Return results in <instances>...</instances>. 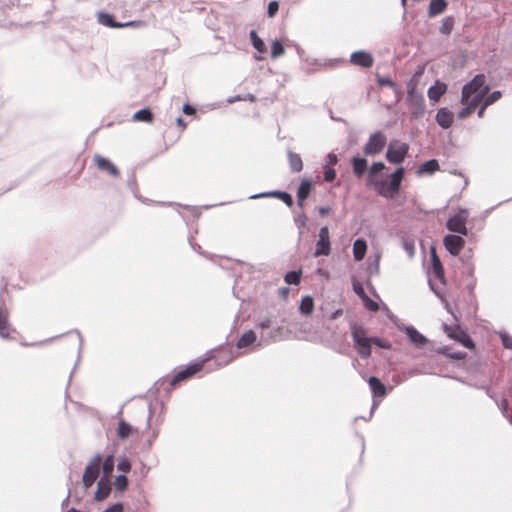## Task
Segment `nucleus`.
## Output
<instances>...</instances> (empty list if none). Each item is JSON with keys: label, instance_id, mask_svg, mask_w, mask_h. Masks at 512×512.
<instances>
[{"label": "nucleus", "instance_id": "25", "mask_svg": "<svg viewBox=\"0 0 512 512\" xmlns=\"http://www.w3.org/2000/svg\"><path fill=\"white\" fill-rule=\"evenodd\" d=\"M440 169L439 163L436 159H431L421 164L417 169L418 175H432Z\"/></svg>", "mask_w": 512, "mask_h": 512}, {"label": "nucleus", "instance_id": "7", "mask_svg": "<svg viewBox=\"0 0 512 512\" xmlns=\"http://www.w3.org/2000/svg\"><path fill=\"white\" fill-rule=\"evenodd\" d=\"M407 104L411 115L414 118L422 117L425 113L424 97L420 93L415 92L414 86L408 89Z\"/></svg>", "mask_w": 512, "mask_h": 512}, {"label": "nucleus", "instance_id": "20", "mask_svg": "<svg viewBox=\"0 0 512 512\" xmlns=\"http://www.w3.org/2000/svg\"><path fill=\"white\" fill-rule=\"evenodd\" d=\"M265 197H276L279 198V200H282L288 207H291L293 205V199L292 196L284 191H268V192H262L258 194L251 195V199H258V198H265Z\"/></svg>", "mask_w": 512, "mask_h": 512}, {"label": "nucleus", "instance_id": "14", "mask_svg": "<svg viewBox=\"0 0 512 512\" xmlns=\"http://www.w3.org/2000/svg\"><path fill=\"white\" fill-rule=\"evenodd\" d=\"M98 22L110 28H122L127 26L142 27L144 25L141 21L116 22L111 14L104 12L98 14Z\"/></svg>", "mask_w": 512, "mask_h": 512}, {"label": "nucleus", "instance_id": "26", "mask_svg": "<svg viewBox=\"0 0 512 512\" xmlns=\"http://www.w3.org/2000/svg\"><path fill=\"white\" fill-rule=\"evenodd\" d=\"M368 383L373 393V397L382 398L386 395V387L378 378L372 376L368 379Z\"/></svg>", "mask_w": 512, "mask_h": 512}, {"label": "nucleus", "instance_id": "45", "mask_svg": "<svg viewBox=\"0 0 512 512\" xmlns=\"http://www.w3.org/2000/svg\"><path fill=\"white\" fill-rule=\"evenodd\" d=\"M498 335L501 339L503 347L512 350V336L505 331H499Z\"/></svg>", "mask_w": 512, "mask_h": 512}, {"label": "nucleus", "instance_id": "50", "mask_svg": "<svg viewBox=\"0 0 512 512\" xmlns=\"http://www.w3.org/2000/svg\"><path fill=\"white\" fill-rule=\"evenodd\" d=\"M323 170H324V180L326 182H331V181H333L335 179L336 172L333 169V167L324 166Z\"/></svg>", "mask_w": 512, "mask_h": 512}, {"label": "nucleus", "instance_id": "39", "mask_svg": "<svg viewBox=\"0 0 512 512\" xmlns=\"http://www.w3.org/2000/svg\"><path fill=\"white\" fill-rule=\"evenodd\" d=\"M302 271H290L285 274L284 280L289 285H298L301 280Z\"/></svg>", "mask_w": 512, "mask_h": 512}, {"label": "nucleus", "instance_id": "10", "mask_svg": "<svg viewBox=\"0 0 512 512\" xmlns=\"http://www.w3.org/2000/svg\"><path fill=\"white\" fill-rule=\"evenodd\" d=\"M331 252V243H330V235L329 229L326 226H323L319 230L318 240L316 242V248L314 251V256H328Z\"/></svg>", "mask_w": 512, "mask_h": 512}, {"label": "nucleus", "instance_id": "23", "mask_svg": "<svg viewBox=\"0 0 512 512\" xmlns=\"http://www.w3.org/2000/svg\"><path fill=\"white\" fill-rule=\"evenodd\" d=\"M447 91V85L443 82L436 81V83L428 88L427 95L430 101L436 103L442 95Z\"/></svg>", "mask_w": 512, "mask_h": 512}, {"label": "nucleus", "instance_id": "32", "mask_svg": "<svg viewBox=\"0 0 512 512\" xmlns=\"http://www.w3.org/2000/svg\"><path fill=\"white\" fill-rule=\"evenodd\" d=\"M288 161L292 172H300L303 169V162L299 154L289 151Z\"/></svg>", "mask_w": 512, "mask_h": 512}, {"label": "nucleus", "instance_id": "12", "mask_svg": "<svg viewBox=\"0 0 512 512\" xmlns=\"http://www.w3.org/2000/svg\"><path fill=\"white\" fill-rule=\"evenodd\" d=\"M101 462V456L96 455L86 466L83 474V484L86 487H90L99 476V467Z\"/></svg>", "mask_w": 512, "mask_h": 512}, {"label": "nucleus", "instance_id": "34", "mask_svg": "<svg viewBox=\"0 0 512 512\" xmlns=\"http://www.w3.org/2000/svg\"><path fill=\"white\" fill-rule=\"evenodd\" d=\"M461 102L465 104V107H463L458 113V117L460 119H465L466 117H468L480 105L479 103H477L476 100H468Z\"/></svg>", "mask_w": 512, "mask_h": 512}, {"label": "nucleus", "instance_id": "18", "mask_svg": "<svg viewBox=\"0 0 512 512\" xmlns=\"http://www.w3.org/2000/svg\"><path fill=\"white\" fill-rule=\"evenodd\" d=\"M350 62L356 66H360L363 68H369L373 65L374 60H373L372 55L369 52L356 51L351 54Z\"/></svg>", "mask_w": 512, "mask_h": 512}, {"label": "nucleus", "instance_id": "43", "mask_svg": "<svg viewBox=\"0 0 512 512\" xmlns=\"http://www.w3.org/2000/svg\"><path fill=\"white\" fill-rule=\"evenodd\" d=\"M502 96V93L500 91H493L492 93L490 94H486L484 97H483V100L481 103H484V106H489L491 104H493L494 102H496L497 100H499Z\"/></svg>", "mask_w": 512, "mask_h": 512}, {"label": "nucleus", "instance_id": "30", "mask_svg": "<svg viewBox=\"0 0 512 512\" xmlns=\"http://www.w3.org/2000/svg\"><path fill=\"white\" fill-rule=\"evenodd\" d=\"M257 336L253 330L246 331L237 341V349L247 348L256 342Z\"/></svg>", "mask_w": 512, "mask_h": 512}, {"label": "nucleus", "instance_id": "44", "mask_svg": "<svg viewBox=\"0 0 512 512\" xmlns=\"http://www.w3.org/2000/svg\"><path fill=\"white\" fill-rule=\"evenodd\" d=\"M432 261H433V270L434 274L437 278L442 279L443 278V269L441 266V263L439 259L437 258L435 252L432 254Z\"/></svg>", "mask_w": 512, "mask_h": 512}, {"label": "nucleus", "instance_id": "33", "mask_svg": "<svg viewBox=\"0 0 512 512\" xmlns=\"http://www.w3.org/2000/svg\"><path fill=\"white\" fill-rule=\"evenodd\" d=\"M314 310V301L311 296H304L300 302L299 311L302 315L309 316Z\"/></svg>", "mask_w": 512, "mask_h": 512}, {"label": "nucleus", "instance_id": "54", "mask_svg": "<svg viewBox=\"0 0 512 512\" xmlns=\"http://www.w3.org/2000/svg\"><path fill=\"white\" fill-rule=\"evenodd\" d=\"M130 467V462L126 458L121 459L117 464V469L122 472H128Z\"/></svg>", "mask_w": 512, "mask_h": 512}, {"label": "nucleus", "instance_id": "21", "mask_svg": "<svg viewBox=\"0 0 512 512\" xmlns=\"http://www.w3.org/2000/svg\"><path fill=\"white\" fill-rule=\"evenodd\" d=\"M435 119L440 127L448 129L453 123L454 115L448 108L442 107L437 111Z\"/></svg>", "mask_w": 512, "mask_h": 512}, {"label": "nucleus", "instance_id": "49", "mask_svg": "<svg viewBox=\"0 0 512 512\" xmlns=\"http://www.w3.org/2000/svg\"><path fill=\"white\" fill-rule=\"evenodd\" d=\"M372 344H374L382 349H390L391 348V343L388 340L378 338V337H372Z\"/></svg>", "mask_w": 512, "mask_h": 512}, {"label": "nucleus", "instance_id": "57", "mask_svg": "<svg viewBox=\"0 0 512 512\" xmlns=\"http://www.w3.org/2000/svg\"><path fill=\"white\" fill-rule=\"evenodd\" d=\"M122 511H123L122 504L121 503H115V504H113L112 506L108 507L107 509H105L102 512H122Z\"/></svg>", "mask_w": 512, "mask_h": 512}, {"label": "nucleus", "instance_id": "4", "mask_svg": "<svg viewBox=\"0 0 512 512\" xmlns=\"http://www.w3.org/2000/svg\"><path fill=\"white\" fill-rule=\"evenodd\" d=\"M351 336L354 346L360 357L366 359L371 356L372 337L367 336L365 328L356 323H351Z\"/></svg>", "mask_w": 512, "mask_h": 512}, {"label": "nucleus", "instance_id": "47", "mask_svg": "<svg viewBox=\"0 0 512 512\" xmlns=\"http://www.w3.org/2000/svg\"><path fill=\"white\" fill-rule=\"evenodd\" d=\"M460 338H458V342H460L464 347L472 349L474 347L473 340L466 332H459Z\"/></svg>", "mask_w": 512, "mask_h": 512}, {"label": "nucleus", "instance_id": "24", "mask_svg": "<svg viewBox=\"0 0 512 512\" xmlns=\"http://www.w3.org/2000/svg\"><path fill=\"white\" fill-rule=\"evenodd\" d=\"M12 331L11 325L8 321V312L5 308L0 307V337L9 338Z\"/></svg>", "mask_w": 512, "mask_h": 512}, {"label": "nucleus", "instance_id": "61", "mask_svg": "<svg viewBox=\"0 0 512 512\" xmlns=\"http://www.w3.org/2000/svg\"><path fill=\"white\" fill-rule=\"evenodd\" d=\"M342 314H343V310L341 308L337 309L333 313L330 314L329 319L334 320V319L340 317Z\"/></svg>", "mask_w": 512, "mask_h": 512}, {"label": "nucleus", "instance_id": "6", "mask_svg": "<svg viewBox=\"0 0 512 512\" xmlns=\"http://www.w3.org/2000/svg\"><path fill=\"white\" fill-rule=\"evenodd\" d=\"M409 151V145L399 140H392L386 152V159L392 164H400L404 161Z\"/></svg>", "mask_w": 512, "mask_h": 512}, {"label": "nucleus", "instance_id": "19", "mask_svg": "<svg viewBox=\"0 0 512 512\" xmlns=\"http://www.w3.org/2000/svg\"><path fill=\"white\" fill-rule=\"evenodd\" d=\"M313 181L310 179H303L297 190V204L300 208H303L305 200L308 198L313 188Z\"/></svg>", "mask_w": 512, "mask_h": 512}, {"label": "nucleus", "instance_id": "58", "mask_svg": "<svg viewBox=\"0 0 512 512\" xmlns=\"http://www.w3.org/2000/svg\"><path fill=\"white\" fill-rule=\"evenodd\" d=\"M113 468V461L111 459V457H108L104 464H103V470L105 473H109Z\"/></svg>", "mask_w": 512, "mask_h": 512}, {"label": "nucleus", "instance_id": "27", "mask_svg": "<svg viewBox=\"0 0 512 512\" xmlns=\"http://www.w3.org/2000/svg\"><path fill=\"white\" fill-rule=\"evenodd\" d=\"M447 5L448 3L446 0H430L428 16L432 18L443 13L446 10Z\"/></svg>", "mask_w": 512, "mask_h": 512}, {"label": "nucleus", "instance_id": "31", "mask_svg": "<svg viewBox=\"0 0 512 512\" xmlns=\"http://www.w3.org/2000/svg\"><path fill=\"white\" fill-rule=\"evenodd\" d=\"M353 172L357 177H361L367 170V160L361 157H353Z\"/></svg>", "mask_w": 512, "mask_h": 512}, {"label": "nucleus", "instance_id": "5", "mask_svg": "<svg viewBox=\"0 0 512 512\" xmlns=\"http://www.w3.org/2000/svg\"><path fill=\"white\" fill-rule=\"evenodd\" d=\"M468 217V209L458 208L456 213L448 218L446 222L447 229L451 232L466 236L468 234V229L466 227Z\"/></svg>", "mask_w": 512, "mask_h": 512}, {"label": "nucleus", "instance_id": "51", "mask_svg": "<svg viewBox=\"0 0 512 512\" xmlns=\"http://www.w3.org/2000/svg\"><path fill=\"white\" fill-rule=\"evenodd\" d=\"M353 291L361 298V300L367 296V294L364 291V288L362 284L359 281L353 282Z\"/></svg>", "mask_w": 512, "mask_h": 512}, {"label": "nucleus", "instance_id": "1", "mask_svg": "<svg viewBox=\"0 0 512 512\" xmlns=\"http://www.w3.org/2000/svg\"><path fill=\"white\" fill-rule=\"evenodd\" d=\"M385 169L383 162H375L369 170V182L377 193L385 198H393L399 191L405 170L397 168L391 175L382 176L380 173Z\"/></svg>", "mask_w": 512, "mask_h": 512}, {"label": "nucleus", "instance_id": "2", "mask_svg": "<svg viewBox=\"0 0 512 512\" xmlns=\"http://www.w3.org/2000/svg\"><path fill=\"white\" fill-rule=\"evenodd\" d=\"M164 422V407L162 404H150L147 416L146 428L143 434L147 436V444L149 447L158 438L161 426Z\"/></svg>", "mask_w": 512, "mask_h": 512}, {"label": "nucleus", "instance_id": "60", "mask_svg": "<svg viewBox=\"0 0 512 512\" xmlns=\"http://www.w3.org/2000/svg\"><path fill=\"white\" fill-rule=\"evenodd\" d=\"M183 113L187 115H192L195 113V109L191 105L185 104L183 106Z\"/></svg>", "mask_w": 512, "mask_h": 512}, {"label": "nucleus", "instance_id": "42", "mask_svg": "<svg viewBox=\"0 0 512 512\" xmlns=\"http://www.w3.org/2000/svg\"><path fill=\"white\" fill-rule=\"evenodd\" d=\"M378 84L380 86H388L390 87L394 93L396 94L397 97H399L400 95V90L398 88V86L396 85L395 82H393L391 79L387 78V77H380L378 79Z\"/></svg>", "mask_w": 512, "mask_h": 512}, {"label": "nucleus", "instance_id": "35", "mask_svg": "<svg viewBox=\"0 0 512 512\" xmlns=\"http://www.w3.org/2000/svg\"><path fill=\"white\" fill-rule=\"evenodd\" d=\"M280 333V327H277L269 334L265 335L264 333H261L260 335V341L257 344V346L267 345L269 343L275 342L278 340V334Z\"/></svg>", "mask_w": 512, "mask_h": 512}, {"label": "nucleus", "instance_id": "36", "mask_svg": "<svg viewBox=\"0 0 512 512\" xmlns=\"http://www.w3.org/2000/svg\"><path fill=\"white\" fill-rule=\"evenodd\" d=\"M250 38L253 47L259 52V53H265L267 51V47L264 43V41L257 35V33L252 30L250 32Z\"/></svg>", "mask_w": 512, "mask_h": 512}, {"label": "nucleus", "instance_id": "62", "mask_svg": "<svg viewBox=\"0 0 512 512\" xmlns=\"http://www.w3.org/2000/svg\"><path fill=\"white\" fill-rule=\"evenodd\" d=\"M242 100H246V98L242 97L241 95H236V96L228 98L227 102L234 103L236 101H242Z\"/></svg>", "mask_w": 512, "mask_h": 512}, {"label": "nucleus", "instance_id": "15", "mask_svg": "<svg viewBox=\"0 0 512 512\" xmlns=\"http://www.w3.org/2000/svg\"><path fill=\"white\" fill-rule=\"evenodd\" d=\"M240 353L232 349L222 348L217 351L213 356L215 358V369L222 368L232 362L235 358L239 357Z\"/></svg>", "mask_w": 512, "mask_h": 512}, {"label": "nucleus", "instance_id": "55", "mask_svg": "<svg viewBox=\"0 0 512 512\" xmlns=\"http://www.w3.org/2000/svg\"><path fill=\"white\" fill-rule=\"evenodd\" d=\"M271 323H272L271 319L265 318V319L259 320L256 323V328L265 330V329H268L271 327Z\"/></svg>", "mask_w": 512, "mask_h": 512}, {"label": "nucleus", "instance_id": "48", "mask_svg": "<svg viewBox=\"0 0 512 512\" xmlns=\"http://www.w3.org/2000/svg\"><path fill=\"white\" fill-rule=\"evenodd\" d=\"M362 301H363V304H364L365 308H366L367 310H369V311L376 312V311L379 309L378 303H377L376 301H374V300L370 299V298L368 297V295H367V296H365V297L362 299Z\"/></svg>", "mask_w": 512, "mask_h": 512}, {"label": "nucleus", "instance_id": "38", "mask_svg": "<svg viewBox=\"0 0 512 512\" xmlns=\"http://www.w3.org/2000/svg\"><path fill=\"white\" fill-rule=\"evenodd\" d=\"M443 328H444V331L447 334V336L456 341L458 340V338H460L459 332H465L458 325L449 326L447 324H444Z\"/></svg>", "mask_w": 512, "mask_h": 512}, {"label": "nucleus", "instance_id": "29", "mask_svg": "<svg viewBox=\"0 0 512 512\" xmlns=\"http://www.w3.org/2000/svg\"><path fill=\"white\" fill-rule=\"evenodd\" d=\"M367 243L364 239L358 238L353 243V257L355 261H361L365 257Z\"/></svg>", "mask_w": 512, "mask_h": 512}, {"label": "nucleus", "instance_id": "13", "mask_svg": "<svg viewBox=\"0 0 512 512\" xmlns=\"http://www.w3.org/2000/svg\"><path fill=\"white\" fill-rule=\"evenodd\" d=\"M443 244L446 250L453 256H458L461 250L464 248L465 240L462 236L448 234L443 239Z\"/></svg>", "mask_w": 512, "mask_h": 512}, {"label": "nucleus", "instance_id": "17", "mask_svg": "<svg viewBox=\"0 0 512 512\" xmlns=\"http://www.w3.org/2000/svg\"><path fill=\"white\" fill-rule=\"evenodd\" d=\"M409 341L417 348H422L428 343V339L413 326H404Z\"/></svg>", "mask_w": 512, "mask_h": 512}, {"label": "nucleus", "instance_id": "16", "mask_svg": "<svg viewBox=\"0 0 512 512\" xmlns=\"http://www.w3.org/2000/svg\"><path fill=\"white\" fill-rule=\"evenodd\" d=\"M93 161L96 164L97 168L102 172H106L110 176L118 177L119 170L118 168L107 158L96 154L93 157Z\"/></svg>", "mask_w": 512, "mask_h": 512}, {"label": "nucleus", "instance_id": "28", "mask_svg": "<svg viewBox=\"0 0 512 512\" xmlns=\"http://www.w3.org/2000/svg\"><path fill=\"white\" fill-rule=\"evenodd\" d=\"M111 491V486L108 480L102 478L97 484V490L95 492V499L102 501L106 499Z\"/></svg>", "mask_w": 512, "mask_h": 512}, {"label": "nucleus", "instance_id": "8", "mask_svg": "<svg viewBox=\"0 0 512 512\" xmlns=\"http://www.w3.org/2000/svg\"><path fill=\"white\" fill-rule=\"evenodd\" d=\"M386 142L387 138L382 132H374L370 135L367 143L364 146L365 155L373 156L379 154L385 147Z\"/></svg>", "mask_w": 512, "mask_h": 512}, {"label": "nucleus", "instance_id": "11", "mask_svg": "<svg viewBox=\"0 0 512 512\" xmlns=\"http://www.w3.org/2000/svg\"><path fill=\"white\" fill-rule=\"evenodd\" d=\"M207 360L208 359L206 358L201 361L189 364L185 368L178 371L172 378L170 385L175 386L177 383L184 381L199 372Z\"/></svg>", "mask_w": 512, "mask_h": 512}, {"label": "nucleus", "instance_id": "53", "mask_svg": "<svg viewBox=\"0 0 512 512\" xmlns=\"http://www.w3.org/2000/svg\"><path fill=\"white\" fill-rule=\"evenodd\" d=\"M381 254L378 252L375 254V258L373 263L370 265L369 270L371 273L377 274L379 272V262H380Z\"/></svg>", "mask_w": 512, "mask_h": 512}, {"label": "nucleus", "instance_id": "64", "mask_svg": "<svg viewBox=\"0 0 512 512\" xmlns=\"http://www.w3.org/2000/svg\"><path fill=\"white\" fill-rule=\"evenodd\" d=\"M318 211L321 216H325L330 212V208L329 207H319Z\"/></svg>", "mask_w": 512, "mask_h": 512}, {"label": "nucleus", "instance_id": "22", "mask_svg": "<svg viewBox=\"0 0 512 512\" xmlns=\"http://www.w3.org/2000/svg\"><path fill=\"white\" fill-rule=\"evenodd\" d=\"M137 433L138 430L129 423H127L125 420L120 419L118 421L116 434L119 439L125 440L128 439L129 437L136 435Z\"/></svg>", "mask_w": 512, "mask_h": 512}, {"label": "nucleus", "instance_id": "3", "mask_svg": "<svg viewBox=\"0 0 512 512\" xmlns=\"http://www.w3.org/2000/svg\"><path fill=\"white\" fill-rule=\"evenodd\" d=\"M489 85L486 84L484 74H477L470 82L462 88L461 101L476 100L481 103L483 97L489 92Z\"/></svg>", "mask_w": 512, "mask_h": 512}, {"label": "nucleus", "instance_id": "37", "mask_svg": "<svg viewBox=\"0 0 512 512\" xmlns=\"http://www.w3.org/2000/svg\"><path fill=\"white\" fill-rule=\"evenodd\" d=\"M133 120L150 123L153 120V115L149 109L144 108L134 113Z\"/></svg>", "mask_w": 512, "mask_h": 512}, {"label": "nucleus", "instance_id": "63", "mask_svg": "<svg viewBox=\"0 0 512 512\" xmlns=\"http://www.w3.org/2000/svg\"><path fill=\"white\" fill-rule=\"evenodd\" d=\"M479 106H480V108H479V110H478L477 115H478V117H479V118H482V117H483V115H484V111H485V109H486L488 106H484V103H480V105H479Z\"/></svg>", "mask_w": 512, "mask_h": 512}, {"label": "nucleus", "instance_id": "9", "mask_svg": "<svg viewBox=\"0 0 512 512\" xmlns=\"http://www.w3.org/2000/svg\"><path fill=\"white\" fill-rule=\"evenodd\" d=\"M485 390L486 394L496 402L503 416L507 418L512 424V407L508 406V401L512 398V388H509V390L504 393L501 399H498V397L491 391L489 387H485Z\"/></svg>", "mask_w": 512, "mask_h": 512}, {"label": "nucleus", "instance_id": "46", "mask_svg": "<svg viewBox=\"0 0 512 512\" xmlns=\"http://www.w3.org/2000/svg\"><path fill=\"white\" fill-rule=\"evenodd\" d=\"M128 479L125 475H118L115 479L114 486L118 491H124L127 488Z\"/></svg>", "mask_w": 512, "mask_h": 512}, {"label": "nucleus", "instance_id": "59", "mask_svg": "<svg viewBox=\"0 0 512 512\" xmlns=\"http://www.w3.org/2000/svg\"><path fill=\"white\" fill-rule=\"evenodd\" d=\"M403 247L409 256L412 257L414 255V245L412 243L405 242Z\"/></svg>", "mask_w": 512, "mask_h": 512}, {"label": "nucleus", "instance_id": "56", "mask_svg": "<svg viewBox=\"0 0 512 512\" xmlns=\"http://www.w3.org/2000/svg\"><path fill=\"white\" fill-rule=\"evenodd\" d=\"M338 159H337V156L336 154L334 153H329L326 157V163L324 166H329V167H333L336 163H337Z\"/></svg>", "mask_w": 512, "mask_h": 512}, {"label": "nucleus", "instance_id": "40", "mask_svg": "<svg viewBox=\"0 0 512 512\" xmlns=\"http://www.w3.org/2000/svg\"><path fill=\"white\" fill-rule=\"evenodd\" d=\"M285 53V49L283 44L279 40H274L271 44V57L276 59L280 56H283Z\"/></svg>", "mask_w": 512, "mask_h": 512}, {"label": "nucleus", "instance_id": "41", "mask_svg": "<svg viewBox=\"0 0 512 512\" xmlns=\"http://www.w3.org/2000/svg\"><path fill=\"white\" fill-rule=\"evenodd\" d=\"M454 26V19L451 16L444 17L442 19L440 32L444 35H449Z\"/></svg>", "mask_w": 512, "mask_h": 512}, {"label": "nucleus", "instance_id": "52", "mask_svg": "<svg viewBox=\"0 0 512 512\" xmlns=\"http://www.w3.org/2000/svg\"><path fill=\"white\" fill-rule=\"evenodd\" d=\"M278 9H279V4H278L277 1L269 2L268 8H267L268 16L269 17H274L276 15V13L278 12Z\"/></svg>", "mask_w": 512, "mask_h": 512}]
</instances>
